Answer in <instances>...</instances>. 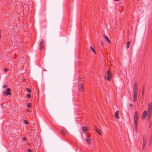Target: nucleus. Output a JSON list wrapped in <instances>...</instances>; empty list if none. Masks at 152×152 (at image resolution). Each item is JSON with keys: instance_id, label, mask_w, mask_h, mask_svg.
Here are the masks:
<instances>
[{"instance_id": "obj_9", "label": "nucleus", "mask_w": 152, "mask_h": 152, "mask_svg": "<svg viewBox=\"0 0 152 152\" xmlns=\"http://www.w3.org/2000/svg\"><path fill=\"white\" fill-rule=\"evenodd\" d=\"M147 111L146 110H145L144 111L143 115L142 116V118L143 119H144L146 116L147 115Z\"/></svg>"}, {"instance_id": "obj_4", "label": "nucleus", "mask_w": 152, "mask_h": 152, "mask_svg": "<svg viewBox=\"0 0 152 152\" xmlns=\"http://www.w3.org/2000/svg\"><path fill=\"white\" fill-rule=\"evenodd\" d=\"M152 110V105L151 102H149L148 103V112L150 113H151Z\"/></svg>"}, {"instance_id": "obj_32", "label": "nucleus", "mask_w": 152, "mask_h": 152, "mask_svg": "<svg viewBox=\"0 0 152 152\" xmlns=\"http://www.w3.org/2000/svg\"><path fill=\"white\" fill-rule=\"evenodd\" d=\"M150 142H152V138L151 137L150 139Z\"/></svg>"}, {"instance_id": "obj_2", "label": "nucleus", "mask_w": 152, "mask_h": 152, "mask_svg": "<svg viewBox=\"0 0 152 152\" xmlns=\"http://www.w3.org/2000/svg\"><path fill=\"white\" fill-rule=\"evenodd\" d=\"M138 93V86L136 82L134 83L133 88V94H137Z\"/></svg>"}, {"instance_id": "obj_19", "label": "nucleus", "mask_w": 152, "mask_h": 152, "mask_svg": "<svg viewBox=\"0 0 152 152\" xmlns=\"http://www.w3.org/2000/svg\"><path fill=\"white\" fill-rule=\"evenodd\" d=\"M129 41H128L126 43V47L127 48H129Z\"/></svg>"}, {"instance_id": "obj_1", "label": "nucleus", "mask_w": 152, "mask_h": 152, "mask_svg": "<svg viewBox=\"0 0 152 152\" xmlns=\"http://www.w3.org/2000/svg\"><path fill=\"white\" fill-rule=\"evenodd\" d=\"M105 76V79L108 81H110L111 80L112 77V75L110 69H109L107 70Z\"/></svg>"}, {"instance_id": "obj_10", "label": "nucleus", "mask_w": 152, "mask_h": 152, "mask_svg": "<svg viewBox=\"0 0 152 152\" xmlns=\"http://www.w3.org/2000/svg\"><path fill=\"white\" fill-rule=\"evenodd\" d=\"M82 131L84 133H85L88 130L86 127H82Z\"/></svg>"}, {"instance_id": "obj_15", "label": "nucleus", "mask_w": 152, "mask_h": 152, "mask_svg": "<svg viewBox=\"0 0 152 152\" xmlns=\"http://www.w3.org/2000/svg\"><path fill=\"white\" fill-rule=\"evenodd\" d=\"M85 140L86 141L87 143L88 144H89L91 142V139H88V138H85Z\"/></svg>"}, {"instance_id": "obj_36", "label": "nucleus", "mask_w": 152, "mask_h": 152, "mask_svg": "<svg viewBox=\"0 0 152 152\" xmlns=\"http://www.w3.org/2000/svg\"><path fill=\"white\" fill-rule=\"evenodd\" d=\"M27 110L28 111H29V110L28 109H27Z\"/></svg>"}, {"instance_id": "obj_23", "label": "nucleus", "mask_w": 152, "mask_h": 152, "mask_svg": "<svg viewBox=\"0 0 152 152\" xmlns=\"http://www.w3.org/2000/svg\"><path fill=\"white\" fill-rule=\"evenodd\" d=\"M22 140L23 141H26V138L25 137H24L22 138Z\"/></svg>"}, {"instance_id": "obj_11", "label": "nucleus", "mask_w": 152, "mask_h": 152, "mask_svg": "<svg viewBox=\"0 0 152 152\" xmlns=\"http://www.w3.org/2000/svg\"><path fill=\"white\" fill-rule=\"evenodd\" d=\"M115 117L117 119H119V113L118 112V110L116 111L115 113Z\"/></svg>"}, {"instance_id": "obj_20", "label": "nucleus", "mask_w": 152, "mask_h": 152, "mask_svg": "<svg viewBox=\"0 0 152 152\" xmlns=\"http://www.w3.org/2000/svg\"><path fill=\"white\" fill-rule=\"evenodd\" d=\"M151 113H150L149 112H148V121H149L150 120V116H151Z\"/></svg>"}, {"instance_id": "obj_30", "label": "nucleus", "mask_w": 152, "mask_h": 152, "mask_svg": "<svg viewBox=\"0 0 152 152\" xmlns=\"http://www.w3.org/2000/svg\"><path fill=\"white\" fill-rule=\"evenodd\" d=\"M7 86V85H4L3 86V87L4 88L6 87Z\"/></svg>"}, {"instance_id": "obj_37", "label": "nucleus", "mask_w": 152, "mask_h": 152, "mask_svg": "<svg viewBox=\"0 0 152 152\" xmlns=\"http://www.w3.org/2000/svg\"><path fill=\"white\" fill-rule=\"evenodd\" d=\"M90 137V136H88V137Z\"/></svg>"}, {"instance_id": "obj_14", "label": "nucleus", "mask_w": 152, "mask_h": 152, "mask_svg": "<svg viewBox=\"0 0 152 152\" xmlns=\"http://www.w3.org/2000/svg\"><path fill=\"white\" fill-rule=\"evenodd\" d=\"M104 38L109 43H110L111 41L107 36L105 35H104Z\"/></svg>"}, {"instance_id": "obj_6", "label": "nucleus", "mask_w": 152, "mask_h": 152, "mask_svg": "<svg viewBox=\"0 0 152 152\" xmlns=\"http://www.w3.org/2000/svg\"><path fill=\"white\" fill-rule=\"evenodd\" d=\"M78 90L80 92L83 91V85L82 84L80 83L78 84Z\"/></svg>"}, {"instance_id": "obj_29", "label": "nucleus", "mask_w": 152, "mask_h": 152, "mask_svg": "<svg viewBox=\"0 0 152 152\" xmlns=\"http://www.w3.org/2000/svg\"><path fill=\"white\" fill-rule=\"evenodd\" d=\"M101 44L103 45H104V42H103V41H101Z\"/></svg>"}, {"instance_id": "obj_35", "label": "nucleus", "mask_w": 152, "mask_h": 152, "mask_svg": "<svg viewBox=\"0 0 152 152\" xmlns=\"http://www.w3.org/2000/svg\"><path fill=\"white\" fill-rule=\"evenodd\" d=\"M151 124H150L149 126V127H150L151 126Z\"/></svg>"}, {"instance_id": "obj_27", "label": "nucleus", "mask_w": 152, "mask_h": 152, "mask_svg": "<svg viewBox=\"0 0 152 152\" xmlns=\"http://www.w3.org/2000/svg\"><path fill=\"white\" fill-rule=\"evenodd\" d=\"M26 90H27V91L28 92H31V90H30L29 88H26Z\"/></svg>"}, {"instance_id": "obj_33", "label": "nucleus", "mask_w": 152, "mask_h": 152, "mask_svg": "<svg viewBox=\"0 0 152 152\" xmlns=\"http://www.w3.org/2000/svg\"><path fill=\"white\" fill-rule=\"evenodd\" d=\"M130 107H132V104H130Z\"/></svg>"}, {"instance_id": "obj_31", "label": "nucleus", "mask_w": 152, "mask_h": 152, "mask_svg": "<svg viewBox=\"0 0 152 152\" xmlns=\"http://www.w3.org/2000/svg\"><path fill=\"white\" fill-rule=\"evenodd\" d=\"M26 79H24H24H23V82H25V81H26Z\"/></svg>"}, {"instance_id": "obj_21", "label": "nucleus", "mask_w": 152, "mask_h": 152, "mask_svg": "<svg viewBox=\"0 0 152 152\" xmlns=\"http://www.w3.org/2000/svg\"><path fill=\"white\" fill-rule=\"evenodd\" d=\"M31 97V95L30 94H27L26 95V97L28 98H29Z\"/></svg>"}, {"instance_id": "obj_16", "label": "nucleus", "mask_w": 152, "mask_h": 152, "mask_svg": "<svg viewBox=\"0 0 152 152\" xmlns=\"http://www.w3.org/2000/svg\"><path fill=\"white\" fill-rule=\"evenodd\" d=\"M146 141L144 140L143 141V146H142V148L143 149H144L145 148L146 144Z\"/></svg>"}, {"instance_id": "obj_12", "label": "nucleus", "mask_w": 152, "mask_h": 152, "mask_svg": "<svg viewBox=\"0 0 152 152\" xmlns=\"http://www.w3.org/2000/svg\"><path fill=\"white\" fill-rule=\"evenodd\" d=\"M94 130L96 131V132L99 135H101V133L100 132V131L99 129L97 127H95L94 128Z\"/></svg>"}, {"instance_id": "obj_7", "label": "nucleus", "mask_w": 152, "mask_h": 152, "mask_svg": "<svg viewBox=\"0 0 152 152\" xmlns=\"http://www.w3.org/2000/svg\"><path fill=\"white\" fill-rule=\"evenodd\" d=\"M43 41L42 40L40 42L39 45L40 47L39 48V49L40 50H42V49H43L44 48V45L43 44Z\"/></svg>"}, {"instance_id": "obj_8", "label": "nucleus", "mask_w": 152, "mask_h": 152, "mask_svg": "<svg viewBox=\"0 0 152 152\" xmlns=\"http://www.w3.org/2000/svg\"><path fill=\"white\" fill-rule=\"evenodd\" d=\"M137 94H133V96L134 100L135 102H136L137 101Z\"/></svg>"}, {"instance_id": "obj_24", "label": "nucleus", "mask_w": 152, "mask_h": 152, "mask_svg": "<svg viewBox=\"0 0 152 152\" xmlns=\"http://www.w3.org/2000/svg\"><path fill=\"white\" fill-rule=\"evenodd\" d=\"M9 70L7 68H5L4 69V72H7Z\"/></svg>"}, {"instance_id": "obj_22", "label": "nucleus", "mask_w": 152, "mask_h": 152, "mask_svg": "<svg viewBox=\"0 0 152 152\" xmlns=\"http://www.w3.org/2000/svg\"><path fill=\"white\" fill-rule=\"evenodd\" d=\"M27 107L29 108L31 107V104L30 103H29L27 104Z\"/></svg>"}, {"instance_id": "obj_26", "label": "nucleus", "mask_w": 152, "mask_h": 152, "mask_svg": "<svg viewBox=\"0 0 152 152\" xmlns=\"http://www.w3.org/2000/svg\"><path fill=\"white\" fill-rule=\"evenodd\" d=\"M24 122L26 124H28V122L26 120H24Z\"/></svg>"}, {"instance_id": "obj_28", "label": "nucleus", "mask_w": 152, "mask_h": 152, "mask_svg": "<svg viewBox=\"0 0 152 152\" xmlns=\"http://www.w3.org/2000/svg\"><path fill=\"white\" fill-rule=\"evenodd\" d=\"M28 152H32V151L30 149H28Z\"/></svg>"}, {"instance_id": "obj_5", "label": "nucleus", "mask_w": 152, "mask_h": 152, "mask_svg": "<svg viewBox=\"0 0 152 152\" xmlns=\"http://www.w3.org/2000/svg\"><path fill=\"white\" fill-rule=\"evenodd\" d=\"M3 93L4 95H10L11 93L10 92V88H7L6 91L3 92Z\"/></svg>"}, {"instance_id": "obj_18", "label": "nucleus", "mask_w": 152, "mask_h": 152, "mask_svg": "<svg viewBox=\"0 0 152 152\" xmlns=\"http://www.w3.org/2000/svg\"><path fill=\"white\" fill-rule=\"evenodd\" d=\"M134 124L135 125V129L137 130V122H134Z\"/></svg>"}, {"instance_id": "obj_34", "label": "nucleus", "mask_w": 152, "mask_h": 152, "mask_svg": "<svg viewBox=\"0 0 152 152\" xmlns=\"http://www.w3.org/2000/svg\"><path fill=\"white\" fill-rule=\"evenodd\" d=\"M113 0L115 1H120V0Z\"/></svg>"}, {"instance_id": "obj_13", "label": "nucleus", "mask_w": 152, "mask_h": 152, "mask_svg": "<svg viewBox=\"0 0 152 152\" xmlns=\"http://www.w3.org/2000/svg\"><path fill=\"white\" fill-rule=\"evenodd\" d=\"M61 133L63 135H65L66 134V132L64 130L62 129L60 131Z\"/></svg>"}, {"instance_id": "obj_25", "label": "nucleus", "mask_w": 152, "mask_h": 152, "mask_svg": "<svg viewBox=\"0 0 152 152\" xmlns=\"http://www.w3.org/2000/svg\"><path fill=\"white\" fill-rule=\"evenodd\" d=\"M144 88H143L142 89V96H143L144 95Z\"/></svg>"}, {"instance_id": "obj_3", "label": "nucleus", "mask_w": 152, "mask_h": 152, "mask_svg": "<svg viewBox=\"0 0 152 152\" xmlns=\"http://www.w3.org/2000/svg\"><path fill=\"white\" fill-rule=\"evenodd\" d=\"M138 111H136L135 112L134 117V122H137L138 119Z\"/></svg>"}, {"instance_id": "obj_17", "label": "nucleus", "mask_w": 152, "mask_h": 152, "mask_svg": "<svg viewBox=\"0 0 152 152\" xmlns=\"http://www.w3.org/2000/svg\"><path fill=\"white\" fill-rule=\"evenodd\" d=\"M90 49L94 53H96L95 51L94 48H93L91 46H90Z\"/></svg>"}]
</instances>
